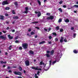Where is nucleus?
<instances>
[{
	"mask_svg": "<svg viewBox=\"0 0 78 78\" xmlns=\"http://www.w3.org/2000/svg\"><path fill=\"white\" fill-rule=\"evenodd\" d=\"M22 47L24 49H27L28 47V44L26 43H23L22 44Z\"/></svg>",
	"mask_w": 78,
	"mask_h": 78,
	"instance_id": "1",
	"label": "nucleus"
},
{
	"mask_svg": "<svg viewBox=\"0 0 78 78\" xmlns=\"http://www.w3.org/2000/svg\"><path fill=\"white\" fill-rule=\"evenodd\" d=\"M14 73L15 75H19L20 76L22 75V73L19 72L15 71Z\"/></svg>",
	"mask_w": 78,
	"mask_h": 78,
	"instance_id": "2",
	"label": "nucleus"
},
{
	"mask_svg": "<svg viewBox=\"0 0 78 78\" xmlns=\"http://www.w3.org/2000/svg\"><path fill=\"white\" fill-rule=\"evenodd\" d=\"M2 4L3 6L4 5H9V3L8 2V1L6 0L5 1H3L2 2Z\"/></svg>",
	"mask_w": 78,
	"mask_h": 78,
	"instance_id": "3",
	"label": "nucleus"
},
{
	"mask_svg": "<svg viewBox=\"0 0 78 78\" xmlns=\"http://www.w3.org/2000/svg\"><path fill=\"white\" fill-rule=\"evenodd\" d=\"M31 69H34L35 70H41L42 69L41 68L38 69V67H32Z\"/></svg>",
	"mask_w": 78,
	"mask_h": 78,
	"instance_id": "4",
	"label": "nucleus"
},
{
	"mask_svg": "<svg viewBox=\"0 0 78 78\" xmlns=\"http://www.w3.org/2000/svg\"><path fill=\"white\" fill-rule=\"evenodd\" d=\"M53 19H54V17L53 16H50L48 17L46 19L47 20H53Z\"/></svg>",
	"mask_w": 78,
	"mask_h": 78,
	"instance_id": "5",
	"label": "nucleus"
},
{
	"mask_svg": "<svg viewBox=\"0 0 78 78\" xmlns=\"http://www.w3.org/2000/svg\"><path fill=\"white\" fill-rule=\"evenodd\" d=\"M25 64L27 66H30V62L28 60L25 61Z\"/></svg>",
	"mask_w": 78,
	"mask_h": 78,
	"instance_id": "6",
	"label": "nucleus"
},
{
	"mask_svg": "<svg viewBox=\"0 0 78 78\" xmlns=\"http://www.w3.org/2000/svg\"><path fill=\"white\" fill-rule=\"evenodd\" d=\"M0 39H3V40L5 41L6 39V37H5L3 35H1L0 36Z\"/></svg>",
	"mask_w": 78,
	"mask_h": 78,
	"instance_id": "7",
	"label": "nucleus"
},
{
	"mask_svg": "<svg viewBox=\"0 0 78 78\" xmlns=\"http://www.w3.org/2000/svg\"><path fill=\"white\" fill-rule=\"evenodd\" d=\"M8 37L9 38V39L10 40H11V39H13V37L11 36V35L10 34H9L8 35Z\"/></svg>",
	"mask_w": 78,
	"mask_h": 78,
	"instance_id": "8",
	"label": "nucleus"
},
{
	"mask_svg": "<svg viewBox=\"0 0 78 78\" xmlns=\"http://www.w3.org/2000/svg\"><path fill=\"white\" fill-rule=\"evenodd\" d=\"M61 39L60 40V42L61 43L63 42V39H64V37H61L60 38Z\"/></svg>",
	"mask_w": 78,
	"mask_h": 78,
	"instance_id": "9",
	"label": "nucleus"
},
{
	"mask_svg": "<svg viewBox=\"0 0 78 78\" xmlns=\"http://www.w3.org/2000/svg\"><path fill=\"white\" fill-rule=\"evenodd\" d=\"M19 16H13V19H19Z\"/></svg>",
	"mask_w": 78,
	"mask_h": 78,
	"instance_id": "10",
	"label": "nucleus"
},
{
	"mask_svg": "<svg viewBox=\"0 0 78 78\" xmlns=\"http://www.w3.org/2000/svg\"><path fill=\"white\" fill-rule=\"evenodd\" d=\"M4 16L3 15H0V19L1 20H4Z\"/></svg>",
	"mask_w": 78,
	"mask_h": 78,
	"instance_id": "11",
	"label": "nucleus"
},
{
	"mask_svg": "<svg viewBox=\"0 0 78 78\" xmlns=\"http://www.w3.org/2000/svg\"><path fill=\"white\" fill-rule=\"evenodd\" d=\"M29 53L31 54V55H33L34 54V52L32 50L29 51Z\"/></svg>",
	"mask_w": 78,
	"mask_h": 78,
	"instance_id": "12",
	"label": "nucleus"
},
{
	"mask_svg": "<svg viewBox=\"0 0 78 78\" xmlns=\"http://www.w3.org/2000/svg\"><path fill=\"white\" fill-rule=\"evenodd\" d=\"M41 16V12L38 11V14L37 15L38 17H40Z\"/></svg>",
	"mask_w": 78,
	"mask_h": 78,
	"instance_id": "13",
	"label": "nucleus"
},
{
	"mask_svg": "<svg viewBox=\"0 0 78 78\" xmlns=\"http://www.w3.org/2000/svg\"><path fill=\"white\" fill-rule=\"evenodd\" d=\"M45 43V41H42L40 42L39 43L40 45H41V44H44Z\"/></svg>",
	"mask_w": 78,
	"mask_h": 78,
	"instance_id": "14",
	"label": "nucleus"
},
{
	"mask_svg": "<svg viewBox=\"0 0 78 78\" xmlns=\"http://www.w3.org/2000/svg\"><path fill=\"white\" fill-rule=\"evenodd\" d=\"M73 52V53H75V54L78 53V51H77L76 50H74Z\"/></svg>",
	"mask_w": 78,
	"mask_h": 78,
	"instance_id": "15",
	"label": "nucleus"
},
{
	"mask_svg": "<svg viewBox=\"0 0 78 78\" xmlns=\"http://www.w3.org/2000/svg\"><path fill=\"white\" fill-rule=\"evenodd\" d=\"M69 21V20L68 19H66L65 20V22H66V23H68Z\"/></svg>",
	"mask_w": 78,
	"mask_h": 78,
	"instance_id": "16",
	"label": "nucleus"
},
{
	"mask_svg": "<svg viewBox=\"0 0 78 78\" xmlns=\"http://www.w3.org/2000/svg\"><path fill=\"white\" fill-rule=\"evenodd\" d=\"M51 54L50 55H52L54 53V50H52L51 51Z\"/></svg>",
	"mask_w": 78,
	"mask_h": 78,
	"instance_id": "17",
	"label": "nucleus"
},
{
	"mask_svg": "<svg viewBox=\"0 0 78 78\" xmlns=\"http://www.w3.org/2000/svg\"><path fill=\"white\" fill-rule=\"evenodd\" d=\"M37 2L39 4L40 6H41V2L40 1L38 0H37Z\"/></svg>",
	"mask_w": 78,
	"mask_h": 78,
	"instance_id": "18",
	"label": "nucleus"
},
{
	"mask_svg": "<svg viewBox=\"0 0 78 78\" xmlns=\"http://www.w3.org/2000/svg\"><path fill=\"white\" fill-rule=\"evenodd\" d=\"M43 61H41L40 62V63L39 64V66H42V64H43Z\"/></svg>",
	"mask_w": 78,
	"mask_h": 78,
	"instance_id": "19",
	"label": "nucleus"
},
{
	"mask_svg": "<svg viewBox=\"0 0 78 78\" xmlns=\"http://www.w3.org/2000/svg\"><path fill=\"white\" fill-rule=\"evenodd\" d=\"M14 5L16 6H18V3H17V2H15L14 3Z\"/></svg>",
	"mask_w": 78,
	"mask_h": 78,
	"instance_id": "20",
	"label": "nucleus"
},
{
	"mask_svg": "<svg viewBox=\"0 0 78 78\" xmlns=\"http://www.w3.org/2000/svg\"><path fill=\"white\" fill-rule=\"evenodd\" d=\"M52 34H53V35H54V36H57V35L56 33L55 32L53 33Z\"/></svg>",
	"mask_w": 78,
	"mask_h": 78,
	"instance_id": "21",
	"label": "nucleus"
},
{
	"mask_svg": "<svg viewBox=\"0 0 78 78\" xmlns=\"http://www.w3.org/2000/svg\"><path fill=\"white\" fill-rule=\"evenodd\" d=\"M58 10L60 11L61 12H62V9L61 8L58 9Z\"/></svg>",
	"mask_w": 78,
	"mask_h": 78,
	"instance_id": "22",
	"label": "nucleus"
},
{
	"mask_svg": "<svg viewBox=\"0 0 78 78\" xmlns=\"http://www.w3.org/2000/svg\"><path fill=\"white\" fill-rule=\"evenodd\" d=\"M11 48H12V45H10L9 48V50H11Z\"/></svg>",
	"mask_w": 78,
	"mask_h": 78,
	"instance_id": "23",
	"label": "nucleus"
},
{
	"mask_svg": "<svg viewBox=\"0 0 78 78\" xmlns=\"http://www.w3.org/2000/svg\"><path fill=\"white\" fill-rule=\"evenodd\" d=\"M34 77H35V78H38V76H37V74H35Z\"/></svg>",
	"mask_w": 78,
	"mask_h": 78,
	"instance_id": "24",
	"label": "nucleus"
},
{
	"mask_svg": "<svg viewBox=\"0 0 78 78\" xmlns=\"http://www.w3.org/2000/svg\"><path fill=\"white\" fill-rule=\"evenodd\" d=\"M19 69H20V71H22V68H21V67L20 66H19Z\"/></svg>",
	"mask_w": 78,
	"mask_h": 78,
	"instance_id": "25",
	"label": "nucleus"
},
{
	"mask_svg": "<svg viewBox=\"0 0 78 78\" xmlns=\"http://www.w3.org/2000/svg\"><path fill=\"white\" fill-rule=\"evenodd\" d=\"M46 56L47 57H49L50 56V54H46Z\"/></svg>",
	"mask_w": 78,
	"mask_h": 78,
	"instance_id": "26",
	"label": "nucleus"
},
{
	"mask_svg": "<svg viewBox=\"0 0 78 78\" xmlns=\"http://www.w3.org/2000/svg\"><path fill=\"white\" fill-rule=\"evenodd\" d=\"M35 34V33L33 31H32L31 33V35H33V34Z\"/></svg>",
	"mask_w": 78,
	"mask_h": 78,
	"instance_id": "27",
	"label": "nucleus"
},
{
	"mask_svg": "<svg viewBox=\"0 0 78 78\" xmlns=\"http://www.w3.org/2000/svg\"><path fill=\"white\" fill-rule=\"evenodd\" d=\"M12 14H16V12H15V11H14V10H12Z\"/></svg>",
	"mask_w": 78,
	"mask_h": 78,
	"instance_id": "28",
	"label": "nucleus"
},
{
	"mask_svg": "<svg viewBox=\"0 0 78 78\" xmlns=\"http://www.w3.org/2000/svg\"><path fill=\"white\" fill-rule=\"evenodd\" d=\"M73 7H75L76 8H78V5H75L73 6Z\"/></svg>",
	"mask_w": 78,
	"mask_h": 78,
	"instance_id": "29",
	"label": "nucleus"
},
{
	"mask_svg": "<svg viewBox=\"0 0 78 78\" xmlns=\"http://www.w3.org/2000/svg\"><path fill=\"white\" fill-rule=\"evenodd\" d=\"M39 73H40V71H38L37 73V74L38 75V76H40V74H39Z\"/></svg>",
	"mask_w": 78,
	"mask_h": 78,
	"instance_id": "30",
	"label": "nucleus"
},
{
	"mask_svg": "<svg viewBox=\"0 0 78 78\" xmlns=\"http://www.w3.org/2000/svg\"><path fill=\"white\" fill-rule=\"evenodd\" d=\"M5 10H8L9 9V7H6L5 9Z\"/></svg>",
	"mask_w": 78,
	"mask_h": 78,
	"instance_id": "31",
	"label": "nucleus"
},
{
	"mask_svg": "<svg viewBox=\"0 0 78 78\" xmlns=\"http://www.w3.org/2000/svg\"><path fill=\"white\" fill-rule=\"evenodd\" d=\"M63 31H64V30L62 28L60 30V32H63Z\"/></svg>",
	"mask_w": 78,
	"mask_h": 78,
	"instance_id": "32",
	"label": "nucleus"
},
{
	"mask_svg": "<svg viewBox=\"0 0 78 78\" xmlns=\"http://www.w3.org/2000/svg\"><path fill=\"white\" fill-rule=\"evenodd\" d=\"M62 22V19H59L58 20V22H59V23H60V22Z\"/></svg>",
	"mask_w": 78,
	"mask_h": 78,
	"instance_id": "33",
	"label": "nucleus"
},
{
	"mask_svg": "<svg viewBox=\"0 0 78 78\" xmlns=\"http://www.w3.org/2000/svg\"><path fill=\"white\" fill-rule=\"evenodd\" d=\"M56 62V60H55L52 62V64H55Z\"/></svg>",
	"mask_w": 78,
	"mask_h": 78,
	"instance_id": "34",
	"label": "nucleus"
},
{
	"mask_svg": "<svg viewBox=\"0 0 78 78\" xmlns=\"http://www.w3.org/2000/svg\"><path fill=\"white\" fill-rule=\"evenodd\" d=\"M76 34L75 33V34H74V35L73 36H74V38H75V37H76Z\"/></svg>",
	"mask_w": 78,
	"mask_h": 78,
	"instance_id": "35",
	"label": "nucleus"
},
{
	"mask_svg": "<svg viewBox=\"0 0 78 78\" xmlns=\"http://www.w3.org/2000/svg\"><path fill=\"white\" fill-rule=\"evenodd\" d=\"M47 53H48V54H49L50 53H51V51H47Z\"/></svg>",
	"mask_w": 78,
	"mask_h": 78,
	"instance_id": "36",
	"label": "nucleus"
},
{
	"mask_svg": "<svg viewBox=\"0 0 78 78\" xmlns=\"http://www.w3.org/2000/svg\"><path fill=\"white\" fill-rule=\"evenodd\" d=\"M32 23H38V22H33Z\"/></svg>",
	"mask_w": 78,
	"mask_h": 78,
	"instance_id": "37",
	"label": "nucleus"
},
{
	"mask_svg": "<svg viewBox=\"0 0 78 78\" xmlns=\"http://www.w3.org/2000/svg\"><path fill=\"white\" fill-rule=\"evenodd\" d=\"M25 10H26V11H28V7H26Z\"/></svg>",
	"mask_w": 78,
	"mask_h": 78,
	"instance_id": "38",
	"label": "nucleus"
},
{
	"mask_svg": "<svg viewBox=\"0 0 78 78\" xmlns=\"http://www.w3.org/2000/svg\"><path fill=\"white\" fill-rule=\"evenodd\" d=\"M55 41H57V42H58V38H55Z\"/></svg>",
	"mask_w": 78,
	"mask_h": 78,
	"instance_id": "39",
	"label": "nucleus"
},
{
	"mask_svg": "<svg viewBox=\"0 0 78 78\" xmlns=\"http://www.w3.org/2000/svg\"><path fill=\"white\" fill-rule=\"evenodd\" d=\"M56 29L57 30H59V27H56Z\"/></svg>",
	"mask_w": 78,
	"mask_h": 78,
	"instance_id": "40",
	"label": "nucleus"
},
{
	"mask_svg": "<svg viewBox=\"0 0 78 78\" xmlns=\"http://www.w3.org/2000/svg\"><path fill=\"white\" fill-rule=\"evenodd\" d=\"M49 39H52V37H51V36H49Z\"/></svg>",
	"mask_w": 78,
	"mask_h": 78,
	"instance_id": "41",
	"label": "nucleus"
},
{
	"mask_svg": "<svg viewBox=\"0 0 78 78\" xmlns=\"http://www.w3.org/2000/svg\"><path fill=\"white\" fill-rule=\"evenodd\" d=\"M28 12L27 10H26L24 12L26 14H27V13H28Z\"/></svg>",
	"mask_w": 78,
	"mask_h": 78,
	"instance_id": "42",
	"label": "nucleus"
},
{
	"mask_svg": "<svg viewBox=\"0 0 78 78\" xmlns=\"http://www.w3.org/2000/svg\"><path fill=\"white\" fill-rule=\"evenodd\" d=\"M59 4H62V1H61L59 2Z\"/></svg>",
	"mask_w": 78,
	"mask_h": 78,
	"instance_id": "43",
	"label": "nucleus"
},
{
	"mask_svg": "<svg viewBox=\"0 0 78 78\" xmlns=\"http://www.w3.org/2000/svg\"><path fill=\"white\" fill-rule=\"evenodd\" d=\"M51 61H49V64L50 66H51Z\"/></svg>",
	"mask_w": 78,
	"mask_h": 78,
	"instance_id": "44",
	"label": "nucleus"
},
{
	"mask_svg": "<svg viewBox=\"0 0 78 78\" xmlns=\"http://www.w3.org/2000/svg\"><path fill=\"white\" fill-rule=\"evenodd\" d=\"M19 41L18 40H16V41H15V43H19Z\"/></svg>",
	"mask_w": 78,
	"mask_h": 78,
	"instance_id": "45",
	"label": "nucleus"
},
{
	"mask_svg": "<svg viewBox=\"0 0 78 78\" xmlns=\"http://www.w3.org/2000/svg\"><path fill=\"white\" fill-rule=\"evenodd\" d=\"M19 50H22V47H19Z\"/></svg>",
	"mask_w": 78,
	"mask_h": 78,
	"instance_id": "46",
	"label": "nucleus"
},
{
	"mask_svg": "<svg viewBox=\"0 0 78 78\" xmlns=\"http://www.w3.org/2000/svg\"><path fill=\"white\" fill-rule=\"evenodd\" d=\"M64 42H67V40H66V39H64Z\"/></svg>",
	"mask_w": 78,
	"mask_h": 78,
	"instance_id": "47",
	"label": "nucleus"
},
{
	"mask_svg": "<svg viewBox=\"0 0 78 78\" xmlns=\"http://www.w3.org/2000/svg\"><path fill=\"white\" fill-rule=\"evenodd\" d=\"M47 16H48L49 15H50V13H47L46 14Z\"/></svg>",
	"mask_w": 78,
	"mask_h": 78,
	"instance_id": "48",
	"label": "nucleus"
},
{
	"mask_svg": "<svg viewBox=\"0 0 78 78\" xmlns=\"http://www.w3.org/2000/svg\"><path fill=\"white\" fill-rule=\"evenodd\" d=\"M51 30V28H49L48 29V32L49 31H50V30Z\"/></svg>",
	"mask_w": 78,
	"mask_h": 78,
	"instance_id": "49",
	"label": "nucleus"
},
{
	"mask_svg": "<svg viewBox=\"0 0 78 78\" xmlns=\"http://www.w3.org/2000/svg\"><path fill=\"white\" fill-rule=\"evenodd\" d=\"M48 44H51V41H49L48 43Z\"/></svg>",
	"mask_w": 78,
	"mask_h": 78,
	"instance_id": "50",
	"label": "nucleus"
},
{
	"mask_svg": "<svg viewBox=\"0 0 78 78\" xmlns=\"http://www.w3.org/2000/svg\"><path fill=\"white\" fill-rule=\"evenodd\" d=\"M71 30H74V27H71Z\"/></svg>",
	"mask_w": 78,
	"mask_h": 78,
	"instance_id": "51",
	"label": "nucleus"
},
{
	"mask_svg": "<svg viewBox=\"0 0 78 78\" xmlns=\"http://www.w3.org/2000/svg\"><path fill=\"white\" fill-rule=\"evenodd\" d=\"M63 8H66V5H63Z\"/></svg>",
	"mask_w": 78,
	"mask_h": 78,
	"instance_id": "52",
	"label": "nucleus"
},
{
	"mask_svg": "<svg viewBox=\"0 0 78 78\" xmlns=\"http://www.w3.org/2000/svg\"><path fill=\"white\" fill-rule=\"evenodd\" d=\"M35 28H37V30H39V28L38 27H36Z\"/></svg>",
	"mask_w": 78,
	"mask_h": 78,
	"instance_id": "53",
	"label": "nucleus"
},
{
	"mask_svg": "<svg viewBox=\"0 0 78 78\" xmlns=\"http://www.w3.org/2000/svg\"><path fill=\"white\" fill-rule=\"evenodd\" d=\"M9 73H12V71L11 70H9Z\"/></svg>",
	"mask_w": 78,
	"mask_h": 78,
	"instance_id": "54",
	"label": "nucleus"
},
{
	"mask_svg": "<svg viewBox=\"0 0 78 78\" xmlns=\"http://www.w3.org/2000/svg\"><path fill=\"white\" fill-rule=\"evenodd\" d=\"M5 16H9V15H8V14L7 13H5Z\"/></svg>",
	"mask_w": 78,
	"mask_h": 78,
	"instance_id": "55",
	"label": "nucleus"
},
{
	"mask_svg": "<svg viewBox=\"0 0 78 78\" xmlns=\"http://www.w3.org/2000/svg\"><path fill=\"white\" fill-rule=\"evenodd\" d=\"M6 30H9V27H7L6 28Z\"/></svg>",
	"mask_w": 78,
	"mask_h": 78,
	"instance_id": "56",
	"label": "nucleus"
},
{
	"mask_svg": "<svg viewBox=\"0 0 78 78\" xmlns=\"http://www.w3.org/2000/svg\"><path fill=\"white\" fill-rule=\"evenodd\" d=\"M10 69V67L9 66H8L7 67V69Z\"/></svg>",
	"mask_w": 78,
	"mask_h": 78,
	"instance_id": "57",
	"label": "nucleus"
},
{
	"mask_svg": "<svg viewBox=\"0 0 78 78\" xmlns=\"http://www.w3.org/2000/svg\"><path fill=\"white\" fill-rule=\"evenodd\" d=\"M1 64H3V61H1Z\"/></svg>",
	"mask_w": 78,
	"mask_h": 78,
	"instance_id": "58",
	"label": "nucleus"
},
{
	"mask_svg": "<svg viewBox=\"0 0 78 78\" xmlns=\"http://www.w3.org/2000/svg\"><path fill=\"white\" fill-rule=\"evenodd\" d=\"M35 38H37V35L34 36Z\"/></svg>",
	"mask_w": 78,
	"mask_h": 78,
	"instance_id": "59",
	"label": "nucleus"
},
{
	"mask_svg": "<svg viewBox=\"0 0 78 78\" xmlns=\"http://www.w3.org/2000/svg\"><path fill=\"white\" fill-rule=\"evenodd\" d=\"M35 14H37L38 13V12H37V11H35Z\"/></svg>",
	"mask_w": 78,
	"mask_h": 78,
	"instance_id": "60",
	"label": "nucleus"
},
{
	"mask_svg": "<svg viewBox=\"0 0 78 78\" xmlns=\"http://www.w3.org/2000/svg\"><path fill=\"white\" fill-rule=\"evenodd\" d=\"M12 32H15V30L13 29L12 30Z\"/></svg>",
	"mask_w": 78,
	"mask_h": 78,
	"instance_id": "61",
	"label": "nucleus"
},
{
	"mask_svg": "<svg viewBox=\"0 0 78 78\" xmlns=\"http://www.w3.org/2000/svg\"><path fill=\"white\" fill-rule=\"evenodd\" d=\"M28 31H29V32H30V31H31V29H29L28 30Z\"/></svg>",
	"mask_w": 78,
	"mask_h": 78,
	"instance_id": "62",
	"label": "nucleus"
},
{
	"mask_svg": "<svg viewBox=\"0 0 78 78\" xmlns=\"http://www.w3.org/2000/svg\"><path fill=\"white\" fill-rule=\"evenodd\" d=\"M18 78H22V77L21 76H18Z\"/></svg>",
	"mask_w": 78,
	"mask_h": 78,
	"instance_id": "63",
	"label": "nucleus"
},
{
	"mask_svg": "<svg viewBox=\"0 0 78 78\" xmlns=\"http://www.w3.org/2000/svg\"><path fill=\"white\" fill-rule=\"evenodd\" d=\"M44 30H45V31H47V29H44Z\"/></svg>",
	"mask_w": 78,
	"mask_h": 78,
	"instance_id": "64",
	"label": "nucleus"
}]
</instances>
